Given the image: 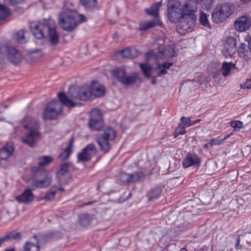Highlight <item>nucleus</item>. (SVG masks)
Segmentation results:
<instances>
[{
	"mask_svg": "<svg viewBox=\"0 0 251 251\" xmlns=\"http://www.w3.org/2000/svg\"><path fill=\"white\" fill-rule=\"evenodd\" d=\"M241 87L243 89H250L251 88V80L247 79L246 82L241 85Z\"/></svg>",
	"mask_w": 251,
	"mask_h": 251,
	"instance_id": "obj_50",
	"label": "nucleus"
},
{
	"mask_svg": "<svg viewBox=\"0 0 251 251\" xmlns=\"http://www.w3.org/2000/svg\"><path fill=\"white\" fill-rule=\"evenodd\" d=\"M201 162L200 158L197 154L189 152L183 159L182 165L185 169L190 167H199Z\"/></svg>",
	"mask_w": 251,
	"mask_h": 251,
	"instance_id": "obj_15",
	"label": "nucleus"
},
{
	"mask_svg": "<svg viewBox=\"0 0 251 251\" xmlns=\"http://www.w3.org/2000/svg\"><path fill=\"white\" fill-rule=\"evenodd\" d=\"M155 82H156V81H155V79H153L152 80V81H151V83L152 84H154L155 83Z\"/></svg>",
	"mask_w": 251,
	"mask_h": 251,
	"instance_id": "obj_61",
	"label": "nucleus"
},
{
	"mask_svg": "<svg viewBox=\"0 0 251 251\" xmlns=\"http://www.w3.org/2000/svg\"><path fill=\"white\" fill-rule=\"evenodd\" d=\"M250 0H241V1H242V3H246Z\"/></svg>",
	"mask_w": 251,
	"mask_h": 251,
	"instance_id": "obj_59",
	"label": "nucleus"
},
{
	"mask_svg": "<svg viewBox=\"0 0 251 251\" xmlns=\"http://www.w3.org/2000/svg\"><path fill=\"white\" fill-rule=\"evenodd\" d=\"M5 251H15L13 249H7V250H5Z\"/></svg>",
	"mask_w": 251,
	"mask_h": 251,
	"instance_id": "obj_62",
	"label": "nucleus"
},
{
	"mask_svg": "<svg viewBox=\"0 0 251 251\" xmlns=\"http://www.w3.org/2000/svg\"><path fill=\"white\" fill-rule=\"evenodd\" d=\"M160 25V22L158 20L149 21L143 23H140L139 24V30L140 31L146 30L151 27Z\"/></svg>",
	"mask_w": 251,
	"mask_h": 251,
	"instance_id": "obj_24",
	"label": "nucleus"
},
{
	"mask_svg": "<svg viewBox=\"0 0 251 251\" xmlns=\"http://www.w3.org/2000/svg\"><path fill=\"white\" fill-rule=\"evenodd\" d=\"M129 182H134L138 181L141 177V173L135 172L133 174H128Z\"/></svg>",
	"mask_w": 251,
	"mask_h": 251,
	"instance_id": "obj_42",
	"label": "nucleus"
},
{
	"mask_svg": "<svg viewBox=\"0 0 251 251\" xmlns=\"http://www.w3.org/2000/svg\"><path fill=\"white\" fill-rule=\"evenodd\" d=\"M58 97L60 101L55 100L46 105L43 113V118L44 120L56 119L62 113V104L69 108H73L76 106V104L69 99L64 92L59 93Z\"/></svg>",
	"mask_w": 251,
	"mask_h": 251,
	"instance_id": "obj_1",
	"label": "nucleus"
},
{
	"mask_svg": "<svg viewBox=\"0 0 251 251\" xmlns=\"http://www.w3.org/2000/svg\"><path fill=\"white\" fill-rule=\"evenodd\" d=\"M196 2L200 4L203 8L209 9L213 6V0H195Z\"/></svg>",
	"mask_w": 251,
	"mask_h": 251,
	"instance_id": "obj_35",
	"label": "nucleus"
},
{
	"mask_svg": "<svg viewBox=\"0 0 251 251\" xmlns=\"http://www.w3.org/2000/svg\"><path fill=\"white\" fill-rule=\"evenodd\" d=\"M52 160V158L50 156H43L37 159L38 164L40 167L47 166L50 164Z\"/></svg>",
	"mask_w": 251,
	"mask_h": 251,
	"instance_id": "obj_32",
	"label": "nucleus"
},
{
	"mask_svg": "<svg viewBox=\"0 0 251 251\" xmlns=\"http://www.w3.org/2000/svg\"><path fill=\"white\" fill-rule=\"evenodd\" d=\"M116 136V132L111 127L106 128L102 134H98L96 137V140L100 150L105 153L108 152L111 148L110 141H113Z\"/></svg>",
	"mask_w": 251,
	"mask_h": 251,
	"instance_id": "obj_3",
	"label": "nucleus"
},
{
	"mask_svg": "<svg viewBox=\"0 0 251 251\" xmlns=\"http://www.w3.org/2000/svg\"><path fill=\"white\" fill-rule=\"evenodd\" d=\"M239 49H242V50H246L247 46L244 43H241Z\"/></svg>",
	"mask_w": 251,
	"mask_h": 251,
	"instance_id": "obj_56",
	"label": "nucleus"
},
{
	"mask_svg": "<svg viewBox=\"0 0 251 251\" xmlns=\"http://www.w3.org/2000/svg\"><path fill=\"white\" fill-rule=\"evenodd\" d=\"M208 16L206 14L201 12L200 17L201 24L205 27L210 28V25L208 19Z\"/></svg>",
	"mask_w": 251,
	"mask_h": 251,
	"instance_id": "obj_39",
	"label": "nucleus"
},
{
	"mask_svg": "<svg viewBox=\"0 0 251 251\" xmlns=\"http://www.w3.org/2000/svg\"><path fill=\"white\" fill-rule=\"evenodd\" d=\"M195 123H196V124H197V123H199L200 122L201 119H197V120H195Z\"/></svg>",
	"mask_w": 251,
	"mask_h": 251,
	"instance_id": "obj_60",
	"label": "nucleus"
},
{
	"mask_svg": "<svg viewBox=\"0 0 251 251\" xmlns=\"http://www.w3.org/2000/svg\"><path fill=\"white\" fill-rule=\"evenodd\" d=\"M112 75L119 82L126 85L134 83L137 77V75L136 73H133L129 76H126V71L123 67H118L113 69Z\"/></svg>",
	"mask_w": 251,
	"mask_h": 251,
	"instance_id": "obj_8",
	"label": "nucleus"
},
{
	"mask_svg": "<svg viewBox=\"0 0 251 251\" xmlns=\"http://www.w3.org/2000/svg\"><path fill=\"white\" fill-rule=\"evenodd\" d=\"M74 143V138H71L70 139V143L68 146L60 153L59 158L61 159H67L73 152V147Z\"/></svg>",
	"mask_w": 251,
	"mask_h": 251,
	"instance_id": "obj_23",
	"label": "nucleus"
},
{
	"mask_svg": "<svg viewBox=\"0 0 251 251\" xmlns=\"http://www.w3.org/2000/svg\"><path fill=\"white\" fill-rule=\"evenodd\" d=\"M236 41L235 38L229 37L225 43V47L223 52L226 58L232 57L235 53L236 49Z\"/></svg>",
	"mask_w": 251,
	"mask_h": 251,
	"instance_id": "obj_12",
	"label": "nucleus"
},
{
	"mask_svg": "<svg viewBox=\"0 0 251 251\" xmlns=\"http://www.w3.org/2000/svg\"><path fill=\"white\" fill-rule=\"evenodd\" d=\"M140 66L145 76L147 78H149L151 76V67L144 64H140Z\"/></svg>",
	"mask_w": 251,
	"mask_h": 251,
	"instance_id": "obj_40",
	"label": "nucleus"
},
{
	"mask_svg": "<svg viewBox=\"0 0 251 251\" xmlns=\"http://www.w3.org/2000/svg\"><path fill=\"white\" fill-rule=\"evenodd\" d=\"M51 179L50 177L46 176L43 179L40 180L35 179L33 180V184L35 186L38 188H44L50 185Z\"/></svg>",
	"mask_w": 251,
	"mask_h": 251,
	"instance_id": "obj_26",
	"label": "nucleus"
},
{
	"mask_svg": "<svg viewBox=\"0 0 251 251\" xmlns=\"http://www.w3.org/2000/svg\"><path fill=\"white\" fill-rule=\"evenodd\" d=\"M203 146H204V147L205 148H206V149H207V148H208V145L207 144H204V145H203Z\"/></svg>",
	"mask_w": 251,
	"mask_h": 251,
	"instance_id": "obj_63",
	"label": "nucleus"
},
{
	"mask_svg": "<svg viewBox=\"0 0 251 251\" xmlns=\"http://www.w3.org/2000/svg\"><path fill=\"white\" fill-rule=\"evenodd\" d=\"M80 3L88 10H93L97 7V0H79Z\"/></svg>",
	"mask_w": 251,
	"mask_h": 251,
	"instance_id": "obj_30",
	"label": "nucleus"
},
{
	"mask_svg": "<svg viewBox=\"0 0 251 251\" xmlns=\"http://www.w3.org/2000/svg\"><path fill=\"white\" fill-rule=\"evenodd\" d=\"M230 125L234 130L240 129L243 127L242 122L239 121H231L230 122Z\"/></svg>",
	"mask_w": 251,
	"mask_h": 251,
	"instance_id": "obj_45",
	"label": "nucleus"
},
{
	"mask_svg": "<svg viewBox=\"0 0 251 251\" xmlns=\"http://www.w3.org/2000/svg\"><path fill=\"white\" fill-rule=\"evenodd\" d=\"M154 56V53L152 50L148 51L146 54V58L147 60L151 59Z\"/></svg>",
	"mask_w": 251,
	"mask_h": 251,
	"instance_id": "obj_52",
	"label": "nucleus"
},
{
	"mask_svg": "<svg viewBox=\"0 0 251 251\" xmlns=\"http://www.w3.org/2000/svg\"><path fill=\"white\" fill-rule=\"evenodd\" d=\"M92 96L96 97H101L105 93L104 87L97 82H94L90 87Z\"/></svg>",
	"mask_w": 251,
	"mask_h": 251,
	"instance_id": "obj_20",
	"label": "nucleus"
},
{
	"mask_svg": "<svg viewBox=\"0 0 251 251\" xmlns=\"http://www.w3.org/2000/svg\"><path fill=\"white\" fill-rule=\"evenodd\" d=\"M28 32L27 30L22 29L19 31L16 34L17 41L20 43H25L27 41L25 36Z\"/></svg>",
	"mask_w": 251,
	"mask_h": 251,
	"instance_id": "obj_34",
	"label": "nucleus"
},
{
	"mask_svg": "<svg viewBox=\"0 0 251 251\" xmlns=\"http://www.w3.org/2000/svg\"><path fill=\"white\" fill-rule=\"evenodd\" d=\"M180 20V27L185 31H188L191 29L192 25L194 24L196 19H193L192 18L186 19V17H184L183 18H182Z\"/></svg>",
	"mask_w": 251,
	"mask_h": 251,
	"instance_id": "obj_22",
	"label": "nucleus"
},
{
	"mask_svg": "<svg viewBox=\"0 0 251 251\" xmlns=\"http://www.w3.org/2000/svg\"><path fill=\"white\" fill-rule=\"evenodd\" d=\"M89 126L93 130H100L103 126L101 114L98 109L92 110L89 113Z\"/></svg>",
	"mask_w": 251,
	"mask_h": 251,
	"instance_id": "obj_9",
	"label": "nucleus"
},
{
	"mask_svg": "<svg viewBox=\"0 0 251 251\" xmlns=\"http://www.w3.org/2000/svg\"><path fill=\"white\" fill-rule=\"evenodd\" d=\"M168 17L173 23H176L182 19L181 13L180 14L177 10L168 12Z\"/></svg>",
	"mask_w": 251,
	"mask_h": 251,
	"instance_id": "obj_31",
	"label": "nucleus"
},
{
	"mask_svg": "<svg viewBox=\"0 0 251 251\" xmlns=\"http://www.w3.org/2000/svg\"><path fill=\"white\" fill-rule=\"evenodd\" d=\"M235 247L236 250H237L241 249V246L240 245V237H239V236H238L237 238V242H236Z\"/></svg>",
	"mask_w": 251,
	"mask_h": 251,
	"instance_id": "obj_53",
	"label": "nucleus"
},
{
	"mask_svg": "<svg viewBox=\"0 0 251 251\" xmlns=\"http://www.w3.org/2000/svg\"><path fill=\"white\" fill-rule=\"evenodd\" d=\"M34 196L31 189H25L19 195L15 197V200L19 203L28 204L34 200Z\"/></svg>",
	"mask_w": 251,
	"mask_h": 251,
	"instance_id": "obj_17",
	"label": "nucleus"
},
{
	"mask_svg": "<svg viewBox=\"0 0 251 251\" xmlns=\"http://www.w3.org/2000/svg\"><path fill=\"white\" fill-rule=\"evenodd\" d=\"M196 251H209V248L207 246H204L199 250H196Z\"/></svg>",
	"mask_w": 251,
	"mask_h": 251,
	"instance_id": "obj_55",
	"label": "nucleus"
},
{
	"mask_svg": "<svg viewBox=\"0 0 251 251\" xmlns=\"http://www.w3.org/2000/svg\"><path fill=\"white\" fill-rule=\"evenodd\" d=\"M139 53L136 48H131L123 50L119 53L123 58H134L137 56Z\"/></svg>",
	"mask_w": 251,
	"mask_h": 251,
	"instance_id": "obj_21",
	"label": "nucleus"
},
{
	"mask_svg": "<svg viewBox=\"0 0 251 251\" xmlns=\"http://www.w3.org/2000/svg\"><path fill=\"white\" fill-rule=\"evenodd\" d=\"M5 237L7 241L12 240L19 239L21 238V234L19 232H16L15 231H13L10 233H7L5 235Z\"/></svg>",
	"mask_w": 251,
	"mask_h": 251,
	"instance_id": "obj_38",
	"label": "nucleus"
},
{
	"mask_svg": "<svg viewBox=\"0 0 251 251\" xmlns=\"http://www.w3.org/2000/svg\"><path fill=\"white\" fill-rule=\"evenodd\" d=\"M181 123L180 124H183V126L186 127H189L191 126V120L190 118L189 117H182L181 118Z\"/></svg>",
	"mask_w": 251,
	"mask_h": 251,
	"instance_id": "obj_46",
	"label": "nucleus"
},
{
	"mask_svg": "<svg viewBox=\"0 0 251 251\" xmlns=\"http://www.w3.org/2000/svg\"><path fill=\"white\" fill-rule=\"evenodd\" d=\"M2 49L7 52L8 60L14 64H18L22 60V55L20 52L12 47L3 46Z\"/></svg>",
	"mask_w": 251,
	"mask_h": 251,
	"instance_id": "obj_16",
	"label": "nucleus"
},
{
	"mask_svg": "<svg viewBox=\"0 0 251 251\" xmlns=\"http://www.w3.org/2000/svg\"><path fill=\"white\" fill-rule=\"evenodd\" d=\"M39 124L37 121H34L33 125L29 126L28 132L25 137L22 139L23 142L32 147L37 143L40 136L39 131Z\"/></svg>",
	"mask_w": 251,
	"mask_h": 251,
	"instance_id": "obj_6",
	"label": "nucleus"
},
{
	"mask_svg": "<svg viewBox=\"0 0 251 251\" xmlns=\"http://www.w3.org/2000/svg\"><path fill=\"white\" fill-rule=\"evenodd\" d=\"M251 26V18L248 16H243L237 18L234 23L235 30L243 32L248 29Z\"/></svg>",
	"mask_w": 251,
	"mask_h": 251,
	"instance_id": "obj_14",
	"label": "nucleus"
},
{
	"mask_svg": "<svg viewBox=\"0 0 251 251\" xmlns=\"http://www.w3.org/2000/svg\"><path fill=\"white\" fill-rule=\"evenodd\" d=\"M39 246L38 243L34 244L31 242H26L25 245L24 251H39Z\"/></svg>",
	"mask_w": 251,
	"mask_h": 251,
	"instance_id": "obj_37",
	"label": "nucleus"
},
{
	"mask_svg": "<svg viewBox=\"0 0 251 251\" xmlns=\"http://www.w3.org/2000/svg\"><path fill=\"white\" fill-rule=\"evenodd\" d=\"M75 18L76 20V19L78 20V22H77V25L86 21V18L82 14H78L76 17H75Z\"/></svg>",
	"mask_w": 251,
	"mask_h": 251,
	"instance_id": "obj_48",
	"label": "nucleus"
},
{
	"mask_svg": "<svg viewBox=\"0 0 251 251\" xmlns=\"http://www.w3.org/2000/svg\"><path fill=\"white\" fill-rule=\"evenodd\" d=\"M234 12L232 4L224 3L214 9L212 14V19L215 23H220L226 20Z\"/></svg>",
	"mask_w": 251,
	"mask_h": 251,
	"instance_id": "obj_4",
	"label": "nucleus"
},
{
	"mask_svg": "<svg viewBox=\"0 0 251 251\" xmlns=\"http://www.w3.org/2000/svg\"><path fill=\"white\" fill-rule=\"evenodd\" d=\"M178 10L176 4L170 3L168 5V12L175 11Z\"/></svg>",
	"mask_w": 251,
	"mask_h": 251,
	"instance_id": "obj_49",
	"label": "nucleus"
},
{
	"mask_svg": "<svg viewBox=\"0 0 251 251\" xmlns=\"http://www.w3.org/2000/svg\"><path fill=\"white\" fill-rule=\"evenodd\" d=\"M158 56L167 59L176 56V52L175 51V48L172 46H159L158 48Z\"/></svg>",
	"mask_w": 251,
	"mask_h": 251,
	"instance_id": "obj_18",
	"label": "nucleus"
},
{
	"mask_svg": "<svg viewBox=\"0 0 251 251\" xmlns=\"http://www.w3.org/2000/svg\"><path fill=\"white\" fill-rule=\"evenodd\" d=\"M59 24L63 30L73 31L77 25V21L73 13L70 11H63L58 17Z\"/></svg>",
	"mask_w": 251,
	"mask_h": 251,
	"instance_id": "obj_5",
	"label": "nucleus"
},
{
	"mask_svg": "<svg viewBox=\"0 0 251 251\" xmlns=\"http://www.w3.org/2000/svg\"><path fill=\"white\" fill-rule=\"evenodd\" d=\"M14 151V147L11 144H6L0 149V164L2 161H6V159L10 156ZM7 162H6V165Z\"/></svg>",
	"mask_w": 251,
	"mask_h": 251,
	"instance_id": "obj_19",
	"label": "nucleus"
},
{
	"mask_svg": "<svg viewBox=\"0 0 251 251\" xmlns=\"http://www.w3.org/2000/svg\"><path fill=\"white\" fill-rule=\"evenodd\" d=\"M173 65V63L172 62H165L162 64H158L156 66V69L160 70V71L157 74L156 76H161L167 74L168 73L167 70L169 69Z\"/></svg>",
	"mask_w": 251,
	"mask_h": 251,
	"instance_id": "obj_25",
	"label": "nucleus"
},
{
	"mask_svg": "<svg viewBox=\"0 0 251 251\" xmlns=\"http://www.w3.org/2000/svg\"><path fill=\"white\" fill-rule=\"evenodd\" d=\"M31 31L34 36L39 39L48 38L50 44L56 45L59 41L58 34L54 27H52L47 22L41 23L33 22L30 23Z\"/></svg>",
	"mask_w": 251,
	"mask_h": 251,
	"instance_id": "obj_2",
	"label": "nucleus"
},
{
	"mask_svg": "<svg viewBox=\"0 0 251 251\" xmlns=\"http://www.w3.org/2000/svg\"><path fill=\"white\" fill-rule=\"evenodd\" d=\"M120 180L123 182H129L128 174L122 173L120 175Z\"/></svg>",
	"mask_w": 251,
	"mask_h": 251,
	"instance_id": "obj_47",
	"label": "nucleus"
},
{
	"mask_svg": "<svg viewBox=\"0 0 251 251\" xmlns=\"http://www.w3.org/2000/svg\"><path fill=\"white\" fill-rule=\"evenodd\" d=\"M181 10L182 18L186 17V19L188 18H192L193 19H197L195 13L198 10V7L195 1L192 0H187Z\"/></svg>",
	"mask_w": 251,
	"mask_h": 251,
	"instance_id": "obj_10",
	"label": "nucleus"
},
{
	"mask_svg": "<svg viewBox=\"0 0 251 251\" xmlns=\"http://www.w3.org/2000/svg\"><path fill=\"white\" fill-rule=\"evenodd\" d=\"M185 127L183 126V124H179L176 128V130L174 133L175 137H177L179 135H183L185 133L186 130Z\"/></svg>",
	"mask_w": 251,
	"mask_h": 251,
	"instance_id": "obj_41",
	"label": "nucleus"
},
{
	"mask_svg": "<svg viewBox=\"0 0 251 251\" xmlns=\"http://www.w3.org/2000/svg\"><path fill=\"white\" fill-rule=\"evenodd\" d=\"M56 193V191H52L48 193L44 197L42 198L41 200L48 201H51L53 199Z\"/></svg>",
	"mask_w": 251,
	"mask_h": 251,
	"instance_id": "obj_44",
	"label": "nucleus"
},
{
	"mask_svg": "<svg viewBox=\"0 0 251 251\" xmlns=\"http://www.w3.org/2000/svg\"><path fill=\"white\" fill-rule=\"evenodd\" d=\"M9 15V9L4 5L0 4V20L5 19Z\"/></svg>",
	"mask_w": 251,
	"mask_h": 251,
	"instance_id": "obj_36",
	"label": "nucleus"
},
{
	"mask_svg": "<svg viewBox=\"0 0 251 251\" xmlns=\"http://www.w3.org/2000/svg\"><path fill=\"white\" fill-rule=\"evenodd\" d=\"M69 95L72 100H79L84 101L89 100L92 96L90 87L87 85H84L81 87L75 88H70Z\"/></svg>",
	"mask_w": 251,
	"mask_h": 251,
	"instance_id": "obj_7",
	"label": "nucleus"
},
{
	"mask_svg": "<svg viewBox=\"0 0 251 251\" xmlns=\"http://www.w3.org/2000/svg\"><path fill=\"white\" fill-rule=\"evenodd\" d=\"M180 251H187L185 249H182Z\"/></svg>",
	"mask_w": 251,
	"mask_h": 251,
	"instance_id": "obj_64",
	"label": "nucleus"
},
{
	"mask_svg": "<svg viewBox=\"0 0 251 251\" xmlns=\"http://www.w3.org/2000/svg\"><path fill=\"white\" fill-rule=\"evenodd\" d=\"M92 219L91 216L88 214H82L79 216V223L82 226L84 227L90 225Z\"/></svg>",
	"mask_w": 251,
	"mask_h": 251,
	"instance_id": "obj_29",
	"label": "nucleus"
},
{
	"mask_svg": "<svg viewBox=\"0 0 251 251\" xmlns=\"http://www.w3.org/2000/svg\"><path fill=\"white\" fill-rule=\"evenodd\" d=\"M190 124H191V126H193V125H195V124H196V123H195V121H191Z\"/></svg>",
	"mask_w": 251,
	"mask_h": 251,
	"instance_id": "obj_58",
	"label": "nucleus"
},
{
	"mask_svg": "<svg viewBox=\"0 0 251 251\" xmlns=\"http://www.w3.org/2000/svg\"><path fill=\"white\" fill-rule=\"evenodd\" d=\"M161 2H158L155 3L151 5L150 8L146 10V13L148 15H151L154 18H158V10L159 7L161 6Z\"/></svg>",
	"mask_w": 251,
	"mask_h": 251,
	"instance_id": "obj_28",
	"label": "nucleus"
},
{
	"mask_svg": "<svg viewBox=\"0 0 251 251\" xmlns=\"http://www.w3.org/2000/svg\"><path fill=\"white\" fill-rule=\"evenodd\" d=\"M161 194V190L159 188H156L151 190L147 194L149 201L157 199Z\"/></svg>",
	"mask_w": 251,
	"mask_h": 251,
	"instance_id": "obj_33",
	"label": "nucleus"
},
{
	"mask_svg": "<svg viewBox=\"0 0 251 251\" xmlns=\"http://www.w3.org/2000/svg\"><path fill=\"white\" fill-rule=\"evenodd\" d=\"M229 136H230V134H228V135L225 136V137L221 140L222 142L223 141L226 140V139H227Z\"/></svg>",
	"mask_w": 251,
	"mask_h": 251,
	"instance_id": "obj_57",
	"label": "nucleus"
},
{
	"mask_svg": "<svg viewBox=\"0 0 251 251\" xmlns=\"http://www.w3.org/2000/svg\"><path fill=\"white\" fill-rule=\"evenodd\" d=\"M222 143V141L216 139H212L209 141V144L212 146H216V145H220Z\"/></svg>",
	"mask_w": 251,
	"mask_h": 251,
	"instance_id": "obj_51",
	"label": "nucleus"
},
{
	"mask_svg": "<svg viewBox=\"0 0 251 251\" xmlns=\"http://www.w3.org/2000/svg\"><path fill=\"white\" fill-rule=\"evenodd\" d=\"M97 152V149L93 144L87 145L82 151L77 154V162H85L91 160L92 156Z\"/></svg>",
	"mask_w": 251,
	"mask_h": 251,
	"instance_id": "obj_11",
	"label": "nucleus"
},
{
	"mask_svg": "<svg viewBox=\"0 0 251 251\" xmlns=\"http://www.w3.org/2000/svg\"><path fill=\"white\" fill-rule=\"evenodd\" d=\"M238 53L240 57L243 58L246 61L250 58L249 55V51L247 49L242 50V49H238Z\"/></svg>",
	"mask_w": 251,
	"mask_h": 251,
	"instance_id": "obj_43",
	"label": "nucleus"
},
{
	"mask_svg": "<svg viewBox=\"0 0 251 251\" xmlns=\"http://www.w3.org/2000/svg\"><path fill=\"white\" fill-rule=\"evenodd\" d=\"M234 68H235V64L232 62H224L221 68L222 75L224 77L227 76L229 75L231 69Z\"/></svg>",
	"mask_w": 251,
	"mask_h": 251,
	"instance_id": "obj_27",
	"label": "nucleus"
},
{
	"mask_svg": "<svg viewBox=\"0 0 251 251\" xmlns=\"http://www.w3.org/2000/svg\"><path fill=\"white\" fill-rule=\"evenodd\" d=\"M69 164L64 163L61 165L60 169L56 173L58 182L62 184H67L71 179V175L68 172Z\"/></svg>",
	"mask_w": 251,
	"mask_h": 251,
	"instance_id": "obj_13",
	"label": "nucleus"
},
{
	"mask_svg": "<svg viewBox=\"0 0 251 251\" xmlns=\"http://www.w3.org/2000/svg\"><path fill=\"white\" fill-rule=\"evenodd\" d=\"M24 0H9V1L12 4H15L18 3L22 2Z\"/></svg>",
	"mask_w": 251,
	"mask_h": 251,
	"instance_id": "obj_54",
	"label": "nucleus"
}]
</instances>
